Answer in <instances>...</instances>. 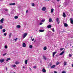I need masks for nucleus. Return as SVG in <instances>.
<instances>
[{"label":"nucleus","instance_id":"obj_53","mask_svg":"<svg viewBox=\"0 0 73 73\" xmlns=\"http://www.w3.org/2000/svg\"><path fill=\"white\" fill-rule=\"evenodd\" d=\"M23 68H25V67H24V66H23Z\"/></svg>","mask_w":73,"mask_h":73},{"label":"nucleus","instance_id":"obj_10","mask_svg":"<svg viewBox=\"0 0 73 73\" xmlns=\"http://www.w3.org/2000/svg\"><path fill=\"white\" fill-rule=\"evenodd\" d=\"M9 5H15V3H10L9 4Z\"/></svg>","mask_w":73,"mask_h":73},{"label":"nucleus","instance_id":"obj_18","mask_svg":"<svg viewBox=\"0 0 73 73\" xmlns=\"http://www.w3.org/2000/svg\"><path fill=\"white\" fill-rule=\"evenodd\" d=\"M21 27V26L20 25H17V28H19Z\"/></svg>","mask_w":73,"mask_h":73},{"label":"nucleus","instance_id":"obj_46","mask_svg":"<svg viewBox=\"0 0 73 73\" xmlns=\"http://www.w3.org/2000/svg\"><path fill=\"white\" fill-rule=\"evenodd\" d=\"M6 70L7 71H8V68H7V67L6 68Z\"/></svg>","mask_w":73,"mask_h":73},{"label":"nucleus","instance_id":"obj_48","mask_svg":"<svg viewBox=\"0 0 73 73\" xmlns=\"http://www.w3.org/2000/svg\"><path fill=\"white\" fill-rule=\"evenodd\" d=\"M5 11H8V9H6L5 10Z\"/></svg>","mask_w":73,"mask_h":73},{"label":"nucleus","instance_id":"obj_47","mask_svg":"<svg viewBox=\"0 0 73 73\" xmlns=\"http://www.w3.org/2000/svg\"><path fill=\"white\" fill-rule=\"evenodd\" d=\"M5 55H6V53H5L3 54V56H5Z\"/></svg>","mask_w":73,"mask_h":73},{"label":"nucleus","instance_id":"obj_33","mask_svg":"<svg viewBox=\"0 0 73 73\" xmlns=\"http://www.w3.org/2000/svg\"><path fill=\"white\" fill-rule=\"evenodd\" d=\"M32 7H34L35 6V4H34V3H32Z\"/></svg>","mask_w":73,"mask_h":73},{"label":"nucleus","instance_id":"obj_23","mask_svg":"<svg viewBox=\"0 0 73 73\" xmlns=\"http://www.w3.org/2000/svg\"><path fill=\"white\" fill-rule=\"evenodd\" d=\"M53 11H54V9H52L51 10V12L52 13H53Z\"/></svg>","mask_w":73,"mask_h":73},{"label":"nucleus","instance_id":"obj_41","mask_svg":"<svg viewBox=\"0 0 73 73\" xmlns=\"http://www.w3.org/2000/svg\"><path fill=\"white\" fill-rule=\"evenodd\" d=\"M64 49L63 48H60V50H62Z\"/></svg>","mask_w":73,"mask_h":73},{"label":"nucleus","instance_id":"obj_43","mask_svg":"<svg viewBox=\"0 0 73 73\" xmlns=\"http://www.w3.org/2000/svg\"><path fill=\"white\" fill-rule=\"evenodd\" d=\"M31 40L32 41H33L34 40H35V38H34L33 39H32Z\"/></svg>","mask_w":73,"mask_h":73},{"label":"nucleus","instance_id":"obj_34","mask_svg":"<svg viewBox=\"0 0 73 73\" xmlns=\"http://www.w3.org/2000/svg\"><path fill=\"white\" fill-rule=\"evenodd\" d=\"M7 48H8V47L7 46V45L5 46V49H7Z\"/></svg>","mask_w":73,"mask_h":73},{"label":"nucleus","instance_id":"obj_38","mask_svg":"<svg viewBox=\"0 0 73 73\" xmlns=\"http://www.w3.org/2000/svg\"><path fill=\"white\" fill-rule=\"evenodd\" d=\"M62 73H66V72L65 71H63V72H62Z\"/></svg>","mask_w":73,"mask_h":73},{"label":"nucleus","instance_id":"obj_1","mask_svg":"<svg viewBox=\"0 0 73 73\" xmlns=\"http://www.w3.org/2000/svg\"><path fill=\"white\" fill-rule=\"evenodd\" d=\"M27 35H28V33H24L23 35V38H25V37H26V36H27Z\"/></svg>","mask_w":73,"mask_h":73},{"label":"nucleus","instance_id":"obj_9","mask_svg":"<svg viewBox=\"0 0 73 73\" xmlns=\"http://www.w3.org/2000/svg\"><path fill=\"white\" fill-rule=\"evenodd\" d=\"M64 25L65 27H68V24H67L66 23H64Z\"/></svg>","mask_w":73,"mask_h":73},{"label":"nucleus","instance_id":"obj_44","mask_svg":"<svg viewBox=\"0 0 73 73\" xmlns=\"http://www.w3.org/2000/svg\"><path fill=\"white\" fill-rule=\"evenodd\" d=\"M28 12V10H27L26 11V13H27Z\"/></svg>","mask_w":73,"mask_h":73},{"label":"nucleus","instance_id":"obj_32","mask_svg":"<svg viewBox=\"0 0 73 73\" xmlns=\"http://www.w3.org/2000/svg\"><path fill=\"white\" fill-rule=\"evenodd\" d=\"M0 29H3V26H2L1 25L0 26Z\"/></svg>","mask_w":73,"mask_h":73},{"label":"nucleus","instance_id":"obj_27","mask_svg":"<svg viewBox=\"0 0 73 73\" xmlns=\"http://www.w3.org/2000/svg\"><path fill=\"white\" fill-rule=\"evenodd\" d=\"M52 21V19L50 18L49 20V22H51Z\"/></svg>","mask_w":73,"mask_h":73},{"label":"nucleus","instance_id":"obj_35","mask_svg":"<svg viewBox=\"0 0 73 73\" xmlns=\"http://www.w3.org/2000/svg\"><path fill=\"white\" fill-rule=\"evenodd\" d=\"M29 48H32V45H30L29 46Z\"/></svg>","mask_w":73,"mask_h":73},{"label":"nucleus","instance_id":"obj_52","mask_svg":"<svg viewBox=\"0 0 73 73\" xmlns=\"http://www.w3.org/2000/svg\"><path fill=\"white\" fill-rule=\"evenodd\" d=\"M70 46H72V44H70Z\"/></svg>","mask_w":73,"mask_h":73},{"label":"nucleus","instance_id":"obj_36","mask_svg":"<svg viewBox=\"0 0 73 73\" xmlns=\"http://www.w3.org/2000/svg\"><path fill=\"white\" fill-rule=\"evenodd\" d=\"M52 31L53 32H54V28H52Z\"/></svg>","mask_w":73,"mask_h":73},{"label":"nucleus","instance_id":"obj_31","mask_svg":"<svg viewBox=\"0 0 73 73\" xmlns=\"http://www.w3.org/2000/svg\"><path fill=\"white\" fill-rule=\"evenodd\" d=\"M5 31L6 30L5 29H3L2 30L3 32H5Z\"/></svg>","mask_w":73,"mask_h":73},{"label":"nucleus","instance_id":"obj_2","mask_svg":"<svg viewBox=\"0 0 73 73\" xmlns=\"http://www.w3.org/2000/svg\"><path fill=\"white\" fill-rule=\"evenodd\" d=\"M4 61V59L1 58L0 59V62L1 63H2V62H3Z\"/></svg>","mask_w":73,"mask_h":73},{"label":"nucleus","instance_id":"obj_56","mask_svg":"<svg viewBox=\"0 0 73 73\" xmlns=\"http://www.w3.org/2000/svg\"><path fill=\"white\" fill-rule=\"evenodd\" d=\"M72 48H73V46L72 47Z\"/></svg>","mask_w":73,"mask_h":73},{"label":"nucleus","instance_id":"obj_5","mask_svg":"<svg viewBox=\"0 0 73 73\" xmlns=\"http://www.w3.org/2000/svg\"><path fill=\"white\" fill-rule=\"evenodd\" d=\"M70 20L71 21V24H73V18H70Z\"/></svg>","mask_w":73,"mask_h":73},{"label":"nucleus","instance_id":"obj_24","mask_svg":"<svg viewBox=\"0 0 73 73\" xmlns=\"http://www.w3.org/2000/svg\"><path fill=\"white\" fill-rule=\"evenodd\" d=\"M42 71L44 72H46V70H45L44 69H43Z\"/></svg>","mask_w":73,"mask_h":73},{"label":"nucleus","instance_id":"obj_8","mask_svg":"<svg viewBox=\"0 0 73 73\" xmlns=\"http://www.w3.org/2000/svg\"><path fill=\"white\" fill-rule=\"evenodd\" d=\"M57 53V52H53V54H52V56H53V57H54V55Z\"/></svg>","mask_w":73,"mask_h":73},{"label":"nucleus","instance_id":"obj_54","mask_svg":"<svg viewBox=\"0 0 73 73\" xmlns=\"http://www.w3.org/2000/svg\"><path fill=\"white\" fill-rule=\"evenodd\" d=\"M30 69L31 70V68H30Z\"/></svg>","mask_w":73,"mask_h":73},{"label":"nucleus","instance_id":"obj_15","mask_svg":"<svg viewBox=\"0 0 73 73\" xmlns=\"http://www.w3.org/2000/svg\"><path fill=\"white\" fill-rule=\"evenodd\" d=\"M64 52H65V51H63L62 52H61L60 54V55H62L64 53Z\"/></svg>","mask_w":73,"mask_h":73},{"label":"nucleus","instance_id":"obj_13","mask_svg":"<svg viewBox=\"0 0 73 73\" xmlns=\"http://www.w3.org/2000/svg\"><path fill=\"white\" fill-rule=\"evenodd\" d=\"M45 19H43L41 20V23H44V22H45Z\"/></svg>","mask_w":73,"mask_h":73},{"label":"nucleus","instance_id":"obj_28","mask_svg":"<svg viewBox=\"0 0 73 73\" xmlns=\"http://www.w3.org/2000/svg\"><path fill=\"white\" fill-rule=\"evenodd\" d=\"M66 62H64V66H65V65H66Z\"/></svg>","mask_w":73,"mask_h":73},{"label":"nucleus","instance_id":"obj_55","mask_svg":"<svg viewBox=\"0 0 73 73\" xmlns=\"http://www.w3.org/2000/svg\"><path fill=\"white\" fill-rule=\"evenodd\" d=\"M13 73H16V72H14Z\"/></svg>","mask_w":73,"mask_h":73},{"label":"nucleus","instance_id":"obj_26","mask_svg":"<svg viewBox=\"0 0 73 73\" xmlns=\"http://www.w3.org/2000/svg\"><path fill=\"white\" fill-rule=\"evenodd\" d=\"M11 66H12V67H14V68H15V67H16V66L15 64Z\"/></svg>","mask_w":73,"mask_h":73},{"label":"nucleus","instance_id":"obj_50","mask_svg":"<svg viewBox=\"0 0 73 73\" xmlns=\"http://www.w3.org/2000/svg\"><path fill=\"white\" fill-rule=\"evenodd\" d=\"M56 1H60V0H56Z\"/></svg>","mask_w":73,"mask_h":73},{"label":"nucleus","instance_id":"obj_16","mask_svg":"<svg viewBox=\"0 0 73 73\" xmlns=\"http://www.w3.org/2000/svg\"><path fill=\"white\" fill-rule=\"evenodd\" d=\"M47 27L48 28H50L52 27V25H48L47 26Z\"/></svg>","mask_w":73,"mask_h":73},{"label":"nucleus","instance_id":"obj_22","mask_svg":"<svg viewBox=\"0 0 73 73\" xmlns=\"http://www.w3.org/2000/svg\"><path fill=\"white\" fill-rule=\"evenodd\" d=\"M46 46H45L44 48H43V49L44 50H46Z\"/></svg>","mask_w":73,"mask_h":73},{"label":"nucleus","instance_id":"obj_25","mask_svg":"<svg viewBox=\"0 0 73 73\" xmlns=\"http://www.w3.org/2000/svg\"><path fill=\"white\" fill-rule=\"evenodd\" d=\"M11 36H12V33H10L9 35V38H11Z\"/></svg>","mask_w":73,"mask_h":73},{"label":"nucleus","instance_id":"obj_14","mask_svg":"<svg viewBox=\"0 0 73 73\" xmlns=\"http://www.w3.org/2000/svg\"><path fill=\"white\" fill-rule=\"evenodd\" d=\"M39 32H44V30H39Z\"/></svg>","mask_w":73,"mask_h":73},{"label":"nucleus","instance_id":"obj_42","mask_svg":"<svg viewBox=\"0 0 73 73\" xmlns=\"http://www.w3.org/2000/svg\"><path fill=\"white\" fill-rule=\"evenodd\" d=\"M4 36H7V33H4Z\"/></svg>","mask_w":73,"mask_h":73},{"label":"nucleus","instance_id":"obj_39","mask_svg":"<svg viewBox=\"0 0 73 73\" xmlns=\"http://www.w3.org/2000/svg\"><path fill=\"white\" fill-rule=\"evenodd\" d=\"M69 57H72V55H71L70 54H69Z\"/></svg>","mask_w":73,"mask_h":73},{"label":"nucleus","instance_id":"obj_4","mask_svg":"<svg viewBox=\"0 0 73 73\" xmlns=\"http://www.w3.org/2000/svg\"><path fill=\"white\" fill-rule=\"evenodd\" d=\"M23 47L24 48H25V47H26L27 45H26V44H25V43H23Z\"/></svg>","mask_w":73,"mask_h":73},{"label":"nucleus","instance_id":"obj_49","mask_svg":"<svg viewBox=\"0 0 73 73\" xmlns=\"http://www.w3.org/2000/svg\"><path fill=\"white\" fill-rule=\"evenodd\" d=\"M54 73H57V72L56 71H54Z\"/></svg>","mask_w":73,"mask_h":73},{"label":"nucleus","instance_id":"obj_45","mask_svg":"<svg viewBox=\"0 0 73 73\" xmlns=\"http://www.w3.org/2000/svg\"><path fill=\"white\" fill-rule=\"evenodd\" d=\"M42 23H40V25H42Z\"/></svg>","mask_w":73,"mask_h":73},{"label":"nucleus","instance_id":"obj_17","mask_svg":"<svg viewBox=\"0 0 73 73\" xmlns=\"http://www.w3.org/2000/svg\"><path fill=\"white\" fill-rule=\"evenodd\" d=\"M25 63L26 65H27L28 64V60H25Z\"/></svg>","mask_w":73,"mask_h":73},{"label":"nucleus","instance_id":"obj_6","mask_svg":"<svg viewBox=\"0 0 73 73\" xmlns=\"http://www.w3.org/2000/svg\"><path fill=\"white\" fill-rule=\"evenodd\" d=\"M42 11H45V10H46V7H44L42 8Z\"/></svg>","mask_w":73,"mask_h":73},{"label":"nucleus","instance_id":"obj_19","mask_svg":"<svg viewBox=\"0 0 73 73\" xmlns=\"http://www.w3.org/2000/svg\"><path fill=\"white\" fill-rule=\"evenodd\" d=\"M43 57L44 59V60H46V57H45V56H44V55L43 56Z\"/></svg>","mask_w":73,"mask_h":73},{"label":"nucleus","instance_id":"obj_37","mask_svg":"<svg viewBox=\"0 0 73 73\" xmlns=\"http://www.w3.org/2000/svg\"><path fill=\"white\" fill-rule=\"evenodd\" d=\"M33 68L34 69H36V66H34L33 67Z\"/></svg>","mask_w":73,"mask_h":73},{"label":"nucleus","instance_id":"obj_30","mask_svg":"<svg viewBox=\"0 0 73 73\" xmlns=\"http://www.w3.org/2000/svg\"><path fill=\"white\" fill-rule=\"evenodd\" d=\"M60 64V62H56V65H58V64Z\"/></svg>","mask_w":73,"mask_h":73},{"label":"nucleus","instance_id":"obj_29","mask_svg":"<svg viewBox=\"0 0 73 73\" xmlns=\"http://www.w3.org/2000/svg\"><path fill=\"white\" fill-rule=\"evenodd\" d=\"M14 18L15 19H17L18 18V17L17 16H15L14 17Z\"/></svg>","mask_w":73,"mask_h":73},{"label":"nucleus","instance_id":"obj_3","mask_svg":"<svg viewBox=\"0 0 73 73\" xmlns=\"http://www.w3.org/2000/svg\"><path fill=\"white\" fill-rule=\"evenodd\" d=\"M56 21L58 23V24H59L60 23V21H59V20L58 18H56Z\"/></svg>","mask_w":73,"mask_h":73},{"label":"nucleus","instance_id":"obj_40","mask_svg":"<svg viewBox=\"0 0 73 73\" xmlns=\"http://www.w3.org/2000/svg\"><path fill=\"white\" fill-rule=\"evenodd\" d=\"M15 41H17V38H16V39H14Z\"/></svg>","mask_w":73,"mask_h":73},{"label":"nucleus","instance_id":"obj_21","mask_svg":"<svg viewBox=\"0 0 73 73\" xmlns=\"http://www.w3.org/2000/svg\"><path fill=\"white\" fill-rule=\"evenodd\" d=\"M19 62H15V64H16L17 65H18L19 64Z\"/></svg>","mask_w":73,"mask_h":73},{"label":"nucleus","instance_id":"obj_57","mask_svg":"<svg viewBox=\"0 0 73 73\" xmlns=\"http://www.w3.org/2000/svg\"><path fill=\"white\" fill-rule=\"evenodd\" d=\"M48 1H49V0H48Z\"/></svg>","mask_w":73,"mask_h":73},{"label":"nucleus","instance_id":"obj_7","mask_svg":"<svg viewBox=\"0 0 73 73\" xmlns=\"http://www.w3.org/2000/svg\"><path fill=\"white\" fill-rule=\"evenodd\" d=\"M4 21V18H2L1 19V20L0 21L1 23H3V21Z\"/></svg>","mask_w":73,"mask_h":73},{"label":"nucleus","instance_id":"obj_51","mask_svg":"<svg viewBox=\"0 0 73 73\" xmlns=\"http://www.w3.org/2000/svg\"><path fill=\"white\" fill-rule=\"evenodd\" d=\"M32 36L31 37V39H32Z\"/></svg>","mask_w":73,"mask_h":73},{"label":"nucleus","instance_id":"obj_11","mask_svg":"<svg viewBox=\"0 0 73 73\" xmlns=\"http://www.w3.org/2000/svg\"><path fill=\"white\" fill-rule=\"evenodd\" d=\"M56 67V65H53L51 67V69H53L54 68V67Z\"/></svg>","mask_w":73,"mask_h":73},{"label":"nucleus","instance_id":"obj_12","mask_svg":"<svg viewBox=\"0 0 73 73\" xmlns=\"http://www.w3.org/2000/svg\"><path fill=\"white\" fill-rule=\"evenodd\" d=\"M62 16H63V17H66V15H65V13H63Z\"/></svg>","mask_w":73,"mask_h":73},{"label":"nucleus","instance_id":"obj_20","mask_svg":"<svg viewBox=\"0 0 73 73\" xmlns=\"http://www.w3.org/2000/svg\"><path fill=\"white\" fill-rule=\"evenodd\" d=\"M9 60H11V58H7V59L6 60V61H8Z\"/></svg>","mask_w":73,"mask_h":73}]
</instances>
